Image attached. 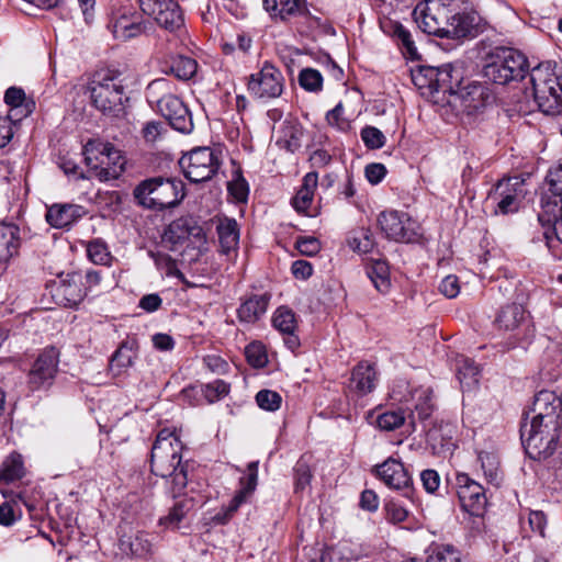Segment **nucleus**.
<instances>
[{"label":"nucleus","mask_w":562,"mask_h":562,"mask_svg":"<svg viewBox=\"0 0 562 562\" xmlns=\"http://www.w3.org/2000/svg\"><path fill=\"white\" fill-rule=\"evenodd\" d=\"M88 258L97 265H108L111 261V254L108 245L100 238L90 240L87 244Z\"/></svg>","instance_id":"47"},{"label":"nucleus","mask_w":562,"mask_h":562,"mask_svg":"<svg viewBox=\"0 0 562 562\" xmlns=\"http://www.w3.org/2000/svg\"><path fill=\"white\" fill-rule=\"evenodd\" d=\"M348 245L353 251L368 254L374 246L373 235L370 229L360 228L348 239Z\"/></svg>","instance_id":"48"},{"label":"nucleus","mask_w":562,"mask_h":562,"mask_svg":"<svg viewBox=\"0 0 562 562\" xmlns=\"http://www.w3.org/2000/svg\"><path fill=\"white\" fill-rule=\"evenodd\" d=\"M157 108L173 130L182 134H190L193 131L192 114L177 95H164L157 101Z\"/></svg>","instance_id":"15"},{"label":"nucleus","mask_w":562,"mask_h":562,"mask_svg":"<svg viewBox=\"0 0 562 562\" xmlns=\"http://www.w3.org/2000/svg\"><path fill=\"white\" fill-rule=\"evenodd\" d=\"M520 439L526 453L533 460H546L562 440V424L531 420L520 426Z\"/></svg>","instance_id":"6"},{"label":"nucleus","mask_w":562,"mask_h":562,"mask_svg":"<svg viewBox=\"0 0 562 562\" xmlns=\"http://www.w3.org/2000/svg\"><path fill=\"white\" fill-rule=\"evenodd\" d=\"M270 300V293L251 294L241 299V303L237 308L239 322L246 324H255L258 322L266 314Z\"/></svg>","instance_id":"25"},{"label":"nucleus","mask_w":562,"mask_h":562,"mask_svg":"<svg viewBox=\"0 0 562 562\" xmlns=\"http://www.w3.org/2000/svg\"><path fill=\"white\" fill-rule=\"evenodd\" d=\"M378 224L386 238L395 241L409 243L414 232L412 221L407 214L397 211H384L378 217Z\"/></svg>","instance_id":"19"},{"label":"nucleus","mask_w":562,"mask_h":562,"mask_svg":"<svg viewBox=\"0 0 562 562\" xmlns=\"http://www.w3.org/2000/svg\"><path fill=\"white\" fill-rule=\"evenodd\" d=\"M179 165L184 177L192 183H200L212 179L220 169L218 154L210 147H198L182 156Z\"/></svg>","instance_id":"9"},{"label":"nucleus","mask_w":562,"mask_h":562,"mask_svg":"<svg viewBox=\"0 0 562 562\" xmlns=\"http://www.w3.org/2000/svg\"><path fill=\"white\" fill-rule=\"evenodd\" d=\"M367 274L374 288L386 293L391 286L390 268L385 260H375L367 268Z\"/></svg>","instance_id":"38"},{"label":"nucleus","mask_w":562,"mask_h":562,"mask_svg":"<svg viewBox=\"0 0 562 562\" xmlns=\"http://www.w3.org/2000/svg\"><path fill=\"white\" fill-rule=\"evenodd\" d=\"M193 498H182L175 503L169 514L160 518V525L168 528H177L186 515L193 508Z\"/></svg>","instance_id":"41"},{"label":"nucleus","mask_w":562,"mask_h":562,"mask_svg":"<svg viewBox=\"0 0 562 562\" xmlns=\"http://www.w3.org/2000/svg\"><path fill=\"white\" fill-rule=\"evenodd\" d=\"M272 325L280 333L295 331L297 328L295 313L286 306L278 307L272 316Z\"/></svg>","instance_id":"43"},{"label":"nucleus","mask_w":562,"mask_h":562,"mask_svg":"<svg viewBox=\"0 0 562 562\" xmlns=\"http://www.w3.org/2000/svg\"><path fill=\"white\" fill-rule=\"evenodd\" d=\"M153 18L160 26L170 32L178 30L183 24L180 7L175 0H167L166 5Z\"/></svg>","instance_id":"35"},{"label":"nucleus","mask_w":562,"mask_h":562,"mask_svg":"<svg viewBox=\"0 0 562 562\" xmlns=\"http://www.w3.org/2000/svg\"><path fill=\"white\" fill-rule=\"evenodd\" d=\"M92 104L103 114L121 116L124 113L125 88L119 76L105 74L89 87Z\"/></svg>","instance_id":"8"},{"label":"nucleus","mask_w":562,"mask_h":562,"mask_svg":"<svg viewBox=\"0 0 562 562\" xmlns=\"http://www.w3.org/2000/svg\"><path fill=\"white\" fill-rule=\"evenodd\" d=\"M376 475L392 490L401 491L403 496L409 498L413 495V480L404 464L389 458L375 468Z\"/></svg>","instance_id":"16"},{"label":"nucleus","mask_w":562,"mask_h":562,"mask_svg":"<svg viewBox=\"0 0 562 562\" xmlns=\"http://www.w3.org/2000/svg\"><path fill=\"white\" fill-rule=\"evenodd\" d=\"M296 249L305 256H314L321 250V243L312 236L299 237L295 241Z\"/></svg>","instance_id":"58"},{"label":"nucleus","mask_w":562,"mask_h":562,"mask_svg":"<svg viewBox=\"0 0 562 562\" xmlns=\"http://www.w3.org/2000/svg\"><path fill=\"white\" fill-rule=\"evenodd\" d=\"M121 549L124 552L128 551L132 555L144 557L151 550L149 535L137 531L133 537H123L121 539Z\"/></svg>","instance_id":"39"},{"label":"nucleus","mask_w":562,"mask_h":562,"mask_svg":"<svg viewBox=\"0 0 562 562\" xmlns=\"http://www.w3.org/2000/svg\"><path fill=\"white\" fill-rule=\"evenodd\" d=\"M20 247V231L15 225H0V263H7Z\"/></svg>","instance_id":"32"},{"label":"nucleus","mask_w":562,"mask_h":562,"mask_svg":"<svg viewBox=\"0 0 562 562\" xmlns=\"http://www.w3.org/2000/svg\"><path fill=\"white\" fill-rule=\"evenodd\" d=\"M262 5L274 21L286 22L297 16L314 18L307 0H262Z\"/></svg>","instance_id":"22"},{"label":"nucleus","mask_w":562,"mask_h":562,"mask_svg":"<svg viewBox=\"0 0 562 562\" xmlns=\"http://www.w3.org/2000/svg\"><path fill=\"white\" fill-rule=\"evenodd\" d=\"M527 71V58L520 52L509 47L494 48L483 68V75L488 81L503 86L522 79Z\"/></svg>","instance_id":"7"},{"label":"nucleus","mask_w":562,"mask_h":562,"mask_svg":"<svg viewBox=\"0 0 562 562\" xmlns=\"http://www.w3.org/2000/svg\"><path fill=\"white\" fill-rule=\"evenodd\" d=\"M426 562H463L461 552L451 544H431Z\"/></svg>","instance_id":"40"},{"label":"nucleus","mask_w":562,"mask_h":562,"mask_svg":"<svg viewBox=\"0 0 562 562\" xmlns=\"http://www.w3.org/2000/svg\"><path fill=\"white\" fill-rule=\"evenodd\" d=\"M385 519L393 524H400L406 520L408 512L397 502L390 499L384 504Z\"/></svg>","instance_id":"56"},{"label":"nucleus","mask_w":562,"mask_h":562,"mask_svg":"<svg viewBox=\"0 0 562 562\" xmlns=\"http://www.w3.org/2000/svg\"><path fill=\"white\" fill-rule=\"evenodd\" d=\"M525 195V181L519 177H512L499 180L488 198L496 203L495 212L505 215L517 212Z\"/></svg>","instance_id":"12"},{"label":"nucleus","mask_w":562,"mask_h":562,"mask_svg":"<svg viewBox=\"0 0 562 562\" xmlns=\"http://www.w3.org/2000/svg\"><path fill=\"white\" fill-rule=\"evenodd\" d=\"M85 215V210L76 204H54L46 212L47 223L55 228H66Z\"/></svg>","instance_id":"26"},{"label":"nucleus","mask_w":562,"mask_h":562,"mask_svg":"<svg viewBox=\"0 0 562 562\" xmlns=\"http://www.w3.org/2000/svg\"><path fill=\"white\" fill-rule=\"evenodd\" d=\"M303 131L297 125H286L282 130V136L278 139V145L288 151L294 153L301 147Z\"/></svg>","instance_id":"45"},{"label":"nucleus","mask_w":562,"mask_h":562,"mask_svg":"<svg viewBox=\"0 0 562 562\" xmlns=\"http://www.w3.org/2000/svg\"><path fill=\"white\" fill-rule=\"evenodd\" d=\"M422 484L427 493H435L440 485V476L436 470L427 469L420 473Z\"/></svg>","instance_id":"61"},{"label":"nucleus","mask_w":562,"mask_h":562,"mask_svg":"<svg viewBox=\"0 0 562 562\" xmlns=\"http://www.w3.org/2000/svg\"><path fill=\"white\" fill-rule=\"evenodd\" d=\"M490 98V93L482 85H469L461 91V106L464 112L472 115L481 112L486 106Z\"/></svg>","instance_id":"27"},{"label":"nucleus","mask_w":562,"mask_h":562,"mask_svg":"<svg viewBox=\"0 0 562 562\" xmlns=\"http://www.w3.org/2000/svg\"><path fill=\"white\" fill-rule=\"evenodd\" d=\"M405 420V412L398 408L378 415L375 424L381 430L392 431L403 426Z\"/></svg>","instance_id":"46"},{"label":"nucleus","mask_w":562,"mask_h":562,"mask_svg":"<svg viewBox=\"0 0 562 562\" xmlns=\"http://www.w3.org/2000/svg\"><path fill=\"white\" fill-rule=\"evenodd\" d=\"M246 358L249 364L255 368H262L267 363V353L260 344H249L246 347Z\"/></svg>","instance_id":"57"},{"label":"nucleus","mask_w":562,"mask_h":562,"mask_svg":"<svg viewBox=\"0 0 562 562\" xmlns=\"http://www.w3.org/2000/svg\"><path fill=\"white\" fill-rule=\"evenodd\" d=\"M538 221L544 228L543 236L548 247H553L555 239L562 244V195L558 193L544 194L541 198V212Z\"/></svg>","instance_id":"13"},{"label":"nucleus","mask_w":562,"mask_h":562,"mask_svg":"<svg viewBox=\"0 0 562 562\" xmlns=\"http://www.w3.org/2000/svg\"><path fill=\"white\" fill-rule=\"evenodd\" d=\"M25 474L24 463L20 453L9 454L0 467V484H10L21 480Z\"/></svg>","instance_id":"36"},{"label":"nucleus","mask_w":562,"mask_h":562,"mask_svg":"<svg viewBox=\"0 0 562 562\" xmlns=\"http://www.w3.org/2000/svg\"><path fill=\"white\" fill-rule=\"evenodd\" d=\"M360 136L366 147L369 149H380L385 145L384 134L376 127L367 125L361 132Z\"/></svg>","instance_id":"50"},{"label":"nucleus","mask_w":562,"mask_h":562,"mask_svg":"<svg viewBox=\"0 0 562 562\" xmlns=\"http://www.w3.org/2000/svg\"><path fill=\"white\" fill-rule=\"evenodd\" d=\"M477 459L486 480L492 484H498L501 475L497 456L492 452L481 451Z\"/></svg>","instance_id":"44"},{"label":"nucleus","mask_w":562,"mask_h":562,"mask_svg":"<svg viewBox=\"0 0 562 562\" xmlns=\"http://www.w3.org/2000/svg\"><path fill=\"white\" fill-rule=\"evenodd\" d=\"M299 83L306 91L318 92L323 88V77L316 69L304 68L299 74Z\"/></svg>","instance_id":"49"},{"label":"nucleus","mask_w":562,"mask_h":562,"mask_svg":"<svg viewBox=\"0 0 562 562\" xmlns=\"http://www.w3.org/2000/svg\"><path fill=\"white\" fill-rule=\"evenodd\" d=\"M183 445L179 437L168 430L158 432L150 453V468L155 475L170 477L173 496L188 484V461L182 462Z\"/></svg>","instance_id":"2"},{"label":"nucleus","mask_w":562,"mask_h":562,"mask_svg":"<svg viewBox=\"0 0 562 562\" xmlns=\"http://www.w3.org/2000/svg\"><path fill=\"white\" fill-rule=\"evenodd\" d=\"M531 413V420L562 424V395L558 396L548 390L540 391L535 396Z\"/></svg>","instance_id":"21"},{"label":"nucleus","mask_w":562,"mask_h":562,"mask_svg":"<svg viewBox=\"0 0 562 562\" xmlns=\"http://www.w3.org/2000/svg\"><path fill=\"white\" fill-rule=\"evenodd\" d=\"M137 349L138 341L134 337H128L121 342L110 361V370L113 374L119 375L124 370L133 366Z\"/></svg>","instance_id":"28"},{"label":"nucleus","mask_w":562,"mask_h":562,"mask_svg":"<svg viewBox=\"0 0 562 562\" xmlns=\"http://www.w3.org/2000/svg\"><path fill=\"white\" fill-rule=\"evenodd\" d=\"M456 370L462 387L471 389L477 384L480 369L473 360L463 356L458 357Z\"/></svg>","instance_id":"37"},{"label":"nucleus","mask_w":562,"mask_h":562,"mask_svg":"<svg viewBox=\"0 0 562 562\" xmlns=\"http://www.w3.org/2000/svg\"><path fill=\"white\" fill-rule=\"evenodd\" d=\"M256 402L260 408L269 412H274L280 408L282 397L276 391L261 390L256 395Z\"/></svg>","instance_id":"51"},{"label":"nucleus","mask_w":562,"mask_h":562,"mask_svg":"<svg viewBox=\"0 0 562 562\" xmlns=\"http://www.w3.org/2000/svg\"><path fill=\"white\" fill-rule=\"evenodd\" d=\"M439 291L448 299L456 297L460 292L459 280L456 276H447L442 279Z\"/></svg>","instance_id":"63"},{"label":"nucleus","mask_w":562,"mask_h":562,"mask_svg":"<svg viewBox=\"0 0 562 562\" xmlns=\"http://www.w3.org/2000/svg\"><path fill=\"white\" fill-rule=\"evenodd\" d=\"M59 350L53 346L42 350L27 374L31 391L47 390L55 381L59 364Z\"/></svg>","instance_id":"11"},{"label":"nucleus","mask_w":562,"mask_h":562,"mask_svg":"<svg viewBox=\"0 0 562 562\" xmlns=\"http://www.w3.org/2000/svg\"><path fill=\"white\" fill-rule=\"evenodd\" d=\"M133 195L143 207L161 211L179 204L184 196V188L179 180L156 177L137 184Z\"/></svg>","instance_id":"5"},{"label":"nucleus","mask_w":562,"mask_h":562,"mask_svg":"<svg viewBox=\"0 0 562 562\" xmlns=\"http://www.w3.org/2000/svg\"><path fill=\"white\" fill-rule=\"evenodd\" d=\"M216 232L218 235L221 251L223 254L229 255L237 250L239 243V227L235 218H218Z\"/></svg>","instance_id":"29"},{"label":"nucleus","mask_w":562,"mask_h":562,"mask_svg":"<svg viewBox=\"0 0 562 562\" xmlns=\"http://www.w3.org/2000/svg\"><path fill=\"white\" fill-rule=\"evenodd\" d=\"M284 89L282 72L272 64L266 61L258 72L248 77L247 90L258 100L268 101L279 98Z\"/></svg>","instance_id":"10"},{"label":"nucleus","mask_w":562,"mask_h":562,"mask_svg":"<svg viewBox=\"0 0 562 562\" xmlns=\"http://www.w3.org/2000/svg\"><path fill=\"white\" fill-rule=\"evenodd\" d=\"M457 494L463 510L480 516L487 503L484 487L467 473H458L456 477Z\"/></svg>","instance_id":"14"},{"label":"nucleus","mask_w":562,"mask_h":562,"mask_svg":"<svg viewBox=\"0 0 562 562\" xmlns=\"http://www.w3.org/2000/svg\"><path fill=\"white\" fill-rule=\"evenodd\" d=\"M165 131L166 127L164 123L150 121L144 125L142 134L147 143H155L161 137Z\"/></svg>","instance_id":"59"},{"label":"nucleus","mask_w":562,"mask_h":562,"mask_svg":"<svg viewBox=\"0 0 562 562\" xmlns=\"http://www.w3.org/2000/svg\"><path fill=\"white\" fill-rule=\"evenodd\" d=\"M196 70V60L189 56L178 55L171 59L170 72L180 80L191 79Z\"/></svg>","instance_id":"42"},{"label":"nucleus","mask_w":562,"mask_h":562,"mask_svg":"<svg viewBox=\"0 0 562 562\" xmlns=\"http://www.w3.org/2000/svg\"><path fill=\"white\" fill-rule=\"evenodd\" d=\"M376 385V371L367 362H359L351 371L348 390L357 396H364L371 393Z\"/></svg>","instance_id":"24"},{"label":"nucleus","mask_w":562,"mask_h":562,"mask_svg":"<svg viewBox=\"0 0 562 562\" xmlns=\"http://www.w3.org/2000/svg\"><path fill=\"white\" fill-rule=\"evenodd\" d=\"M530 81L539 110L547 115L562 114V66L539 64L532 68Z\"/></svg>","instance_id":"3"},{"label":"nucleus","mask_w":562,"mask_h":562,"mask_svg":"<svg viewBox=\"0 0 562 562\" xmlns=\"http://www.w3.org/2000/svg\"><path fill=\"white\" fill-rule=\"evenodd\" d=\"M87 295V285L83 282V276L79 272L67 274L55 288L53 296L56 301L68 307L80 304Z\"/></svg>","instance_id":"23"},{"label":"nucleus","mask_w":562,"mask_h":562,"mask_svg":"<svg viewBox=\"0 0 562 562\" xmlns=\"http://www.w3.org/2000/svg\"><path fill=\"white\" fill-rule=\"evenodd\" d=\"M458 0H424L413 16L418 27L440 38L463 40L477 33L475 18L457 11Z\"/></svg>","instance_id":"1"},{"label":"nucleus","mask_w":562,"mask_h":562,"mask_svg":"<svg viewBox=\"0 0 562 562\" xmlns=\"http://www.w3.org/2000/svg\"><path fill=\"white\" fill-rule=\"evenodd\" d=\"M386 27L385 32L396 41L404 55L412 59L418 57L417 47L415 46L413 36L403 24L398 22H390Z\"/></svg>","instance_id":"34"},{"label":"nucleus","mask_w":562,"mask_h":562,"mask_svg":"<svg viewBox=\"0 0 562 562\" xmlns=\"http://www.w3.org/2000/svg\"><path fill=\"white\" fill-rule=\"evenodd\" d=\"M227 190L237 202H246L249 194V186L240 172H236L228 182Z\"/></svg>","instance_id":"52"},{"label":"nucleus","mask_w":562,"mask_h":562,"mask_svg":"<svg viewBox=\"0 0 562 562\" xmlns=\"http://www.w3.org/2000/svg\"><path fill=\"white\" fill-rule=\"evenodd\" d=\"M453 67L451 65H443L440 68L419 69L416 74L412 75V79L416 86L423 88L428 86L436 91L453 92L454 88L459 86V76H453Z\"/></svg>","instance_id":"17"},{"label":"nucleus","mask_w":562,"mask_h":562,"mask_svg":"<svg viewBox=\"0 0 562 562\" xmlns=\"http://www.w3.org/2000/svg\"><path fill=\"white\" fill-rule=\"evenodd\" d=\"M82 154L89 175L81 172L80 179L97 178L100 181H110L117 179L124 171L126 159L111 143L90 139L83 146Z\"/></svg>","instance_id":"4"},{"label":"nucleus","mask_w":562,"mask_h":562,"mask_svg":"<svg viewBox=\"0 0 562 562\" xmlns=\"http://www.w3.org/2000/svg\"><path fill=\"white\" fill-rule=\"evenodd\" d=\"M546 181L549 186V192L562 195V162L549 171Z\"/></svg>","instance_id":"62"},{"label":"nucleus","mask_w":562,"mask_h":562,"mask_svg":"<svg viewBox=\"0 0 562 562\" xmlns=\"http://www.w3.org/2000/svg\"><path fill=\"white\" fill-rule=\"evenodd\" d=\"M318 175L315 171L307 172L303 178L301 189L292 199L293 207L300 213H307L314 198V191L317 188Z\"/></svg>","instance_id":"33"},{"label":"nucleus","mask_w":562,"mask_h":562,"mask_svg":"<svg viewBox=\"0 0 562 562\" xmlns=\"http://www.w3.org/2000/svg\"><path fill=\"white\" fill-rule=\"evenodd\" d=\"M166 235L172 243H179L191 236L198 240L205 238L203 228L191 218H180L172 222Z\"/></svg>","instance_id":"31"},{"label":"nucleus","mask_w":562,"mask_h":562,"mask_svg":"<svg viewBox=\"0 0 562 562\" xmlns=\"http://www.w3.org/2000/svg\"><path fill=\"white\" fill-rule=\"evenodd\" d=\"M525 319L524 306L518 303H509L501 307L496 315L495 324L498 329L514 331Z\"/></svg>","instance_id":"30"},{"label":"nucleus","mask_w":562,"mask_h":562,"mask_svg":"<svg viewBox=\"0 0 562 562\" xmlns=\"http://www.w3.org/2000/svg\"><path fill=\"white\" fill-rule=\"evenodd\" d=\"M342 114L344 105L342 103H338L333 110L327 112L326 121L330 126L337 127L340 131H345L348 128L349 123L342 119Z\"/></svg>","instance_id":"60"},{"label":"nucleus","mask_w":562,"mask_h":562,"mask_svg":"<svg viewBox=\"0 0 562 562\" xmlns=\"http://www.w3.org/2000/svg\"><path fill=\"white\" fill-rule=\"evenodd\" d=\"M229 392V384L222 380H216L203 386V394L209 403H214L227 395Z\"/></svg>","instance_id":"55"},{"label":"nucleus","mask_w":562,"mask_h":562,"mask_svg":"<svg viewBox=\"0 0 562 562\" xmlns=\"http://www.w3.org/2000/svg\"><path fill=\"white\" fill-rule=\"evenodd\" d=\"M109 29L116 40L125 42L140 36L146 30V24L140 14L125 8L112 16Z\"/></svg>","instance_id":"18"},{"label":"nucleus","mask_w":562,"mask_h":562,"mask_svg":"<svg viewBox=\"0 0 562 562\" xmlns=\"http://www.w3.org/2000/svg\"><path fill=\"white\" fill-rule=\"evenodd\" d=\"M258 480V463L250 462L248 464V473L246 476L240 477L239 490L235 496L231 499L226 507H223L222 512L217 513L214 519L220 524H226L232 516L238 510L249 496L254 493L257 486Z\"/></svg>","instance_id":"20"},{"label":"nucleus","mask_w":562,"mask_h":562,"mask_svg":"<svg viewBox=\"0 0 562 562\" xmlns=\"http://www.w3.org/2000/svg\"><path fill=\"white\" fill-rule=\"evenodd\" d=\"M312 473L307 463L299 461L294 468V491L303 492L311 483Z\"/></svg>","instance_id":"54"},{"label":"nucleus","mask_w":562,"mask_h":562,"mask_svg":"<svg viewBox=\"0 0 562 562\" xmlns=\"http://www.w3.org/2000/svg\"><path fill=\"white\" fill-rule=\"evenodd\" d=\"M4 101L12 110L18 109L25 102V92L21 88L11 87L5 91Z\"/></svg>","instance_id":"64"},{"label":"nucleus","mask_w":562,"mask_h":562,"mask_svg":"<svg viewBox=\"0 0 562 562\" xmlns=\"http://www.w3.org/2000/svg\"><path fill=\"white\" fill-rule=\"evenodd\" d=\"M347 543H339L336 547L327 548L321 558V562H345L350 560H357L358 555H347Z\"/></svg>","instance_id":"53"}]
</instances>
